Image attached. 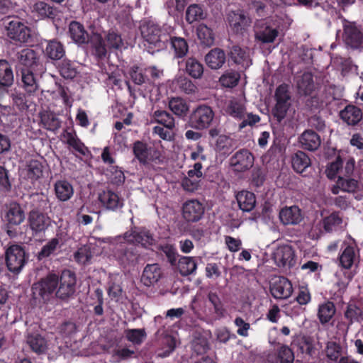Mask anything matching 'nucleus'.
<instances>
[{
    "mask_svg": "<svg viewBox=\"0 0 363 363\" xmlns=\"http://www.w3.org/2000/svg\"><path fill=\"white\" fill-rule=\"evenodd\" d=\"M140 30L143 39L158 49L162 48L165 41H167V34L160 26L152 21H143Z\"/></svg>",
    "mask_w": 363,
    "mask_h": 363,
    "instance_id": "nucleus-1",
    "label": "nucleus"
},
{
    "mask_svg": "<svg viewBox=\"0 0 363 363\" xmlns=\"http://www.w3.org/2000/svg\"><path fill=\"white\" fill-rule=\"evenodd\" d=\"M279 27L272 20H257L254 26L255 38L263 44L273 43L279 33Z\"/></svg>",
    "mask_w": 363,
    "mask_h": 363,
    "instance_id": "nucleus-2",
    "label": "nucleus"
},
{
    "mask_svg": "<svg viewBox=\"0 0 363 363\" xmlns=\"http://www.w3.org/2000/svg\"><path fill=\"white\" fill-rule=\"evenodd\" d=\"M214 118V112L207 105H200L189 115L186 128L201 130L208 128Z\"/></svg>",
    "mask_w": 363,
    "mask_h": 363,
    "instance_id": "nucleus-3",
    "label": "nucleus"
},
{
    "mask_svg": "<svg viewBox=\"0 0 363 363\" xmlns=\"http://www.w3.org/2000/svg\"><path fill=\"white\" fill-rule=\"evenodd\" d=\"M58 282V276L55 274H50L41 279L32 286L33 298L42 299L44 302L48 301L53 293H55Z\"/></svg>",
    "mask_w": 363,
    "mask_h": 363,
    "instance_id": "nucleus-4",
    "label": "nucleus"
},
{
    "mask_svg": "<svg viewBox=\"0 0 363 363\" xmlns=\"http://www.w3.org/2000/svg\"><path fill=\"white\" fill-rule=\"evenodd\" d=\"M116 259L123 267L135 266L141 259L136 247L125 242L116 244L112 250Z\"/></svg>",
    "mask_w": 363,
    "mask_h": 363,
    "instance_id": "nucleus-5",
    "label": "nucleus"
},
{
    "mask_svg": "<svg viewBox=\"0 0 363 363\" xmlns=\"http://www.w3.org/2000/svg\"><path fill=\"white\" fill-rule=\"evenodd\" d=\"M58 285L55 291V297L62 301H67L72 298L76 291V277L74 273L69 270H65L58 277Z\"/></svg>",
    "mask_w": 363,
    "mask_h": 363,
    "instance_id": "nucleus-6",
    "label": "nucleus"
},
{
    "mask_svg": "<svg viewBox=\"0 0 363 363\" xmlns=\"http://www.w3.org/2000/svg\"><path fill=\"white\" fill-rule=\"evenodd\" d=\"M16 71L22 69L38 70L42 64L38 52L30 48H25L16 54Z\"/></svg>",
    "mask_w": 363,
    "mask_h": 363,
    "instance_id": "nucleus-7",
    "label": "nucleus"
},
{
    "mask_svg": "<svg viewBox=\"0 0 363 363\" xmlns=\"http://www.w3.org/2000/svg\"><path fill=\"white\" fill-rule=\"evenodd\" d=\"M276 105L272 109V115L278 122H281L286 115L291 106V96L289 91L288 85L282 84L275 91Z\"/></svg>",
    "mask_w": 363,
    "mask_h": 363,
    "instance_id": "nucleus-8",
    "label": "nucleus"
},
{
    "mask_svg": "<svg viewBox=\"0 0 363 363\" xmlns=\"http://www.w3.org/2000/svg\"><path fill=\"white\" fill-rule=\"evenodd\" d=\"M227 21L232 30L236 35H243L250 27L252 19L242 9L230 11L227 14Z\"/></svg>",
    "mask_w": 363,
    "mask_h": 363,
    "instance_id": "nucleus-9",
    "label": "nucleus"
},
{
    "mask_svg": "<svg viewBox=\"0 0 363 363\" xmlns=\"http://www.w3.org/2000/svg\"><path fill=\"white\" fill-rule=\"evenodd\" d=\"M6 262L9 270L18 274L26 262L24 249L18 245L9 247L6 251Z\"/></svg>",
    "mask_w": 363,
    "mask_h": 363,
    "instance_id": "nucleus-10",
    "label": "nucleus"
},
{
    "mask_svg": "<svg viewBox=\"0 0 363 363\" xmlns=\"http://www.w3.org/2000/svg\"><path fill=\"white\" fill-rule=\"evenodd\" d=\"M254 156L247 149L236 152L230 159V166L234 172H244L249 170L254 164Z\"/></svg>",
    "mask_w": 363,
    "mask_h": 363,
    "instance_id": "nucleus-11",
    "label": "nucleus"
},
{
    "mask_svg": "<svg viewBox=\"0 0 363 363\" xmlns=\"http://www.w3.org/2000/svg\"><path fill=\"white\" fill-rule=\"evenodd\" d=\"M7 36L19 43H28L31 38L30 29L16 18L6 25Z\"/></svg>",
    "mask_w": 363,
    "mask_h": 363,
    "instance_id": "nucleus-12",
    "label": "nucleus"
},
{
    "mask_svg": "<svg viewBox=\"0 0 363 363\" xmlns=\"http://www.w3.org/2000/svg\"><path fill=\"white\" fill-rule=\"evenodd\" d=\"M28 223L32 235L38 236L45 230L51 225V219L46 214L33 209L30 211L28 215Z\"/></svg>",
    "mask_w": 363,
    "mask_h": 363,
    "instance_id": "nucleus-13",
    "label": "nucleus"
},
{
    "mask_svg": "<svg viewBox=\"0 0 363 363\" xmlns=\"http://www.w3.org/2000/svg\"><path fill=\"white\" fill-rule=\"evenodd\" d=\"M273 259L279 267L290 269L296 264L295 252L287 245L278 247L273 253Z\"/></svg>",
    "mask_w": 363,
    "mask_h": 363,
    "instance_id": "nucleus-14",
    "label": "nucleus"
},
{
    "mask_svg": "<svg viewBox=\"0 0 363 363\" xmlns=\"http://www.w3.org/2000/svg\"><path fill=\"white\" fill-rule=\"evenodd\" d=\"M269 289L273 297L277 299H286L291 296L293 291L291 281L284 277L272 279Z\"/></svg>",
    "mask_w": 363,
    "mask_h": 363,
    "instance_id": "nucleus-15",
    "label": "nucleus"
},
{
    "mask_svg": "<svg viewBox=\"0 0 363 363\" xmlns=\"http://www.w3.org/2000/svg\"><path fill=\"white\" fill-rule=\"evenodd\" d=\"M343 38L347 46L352 49L363 47V33L354 23H349L344 26Z\"/></svg>",
    "mask_w": 363,
    "mask_h": 363,
    "instance_id": "nucleus-16",
    "label": "nucleus"
},
{
    "mask_svg": "<svg viewBox=\"0 0 363 363\" xmlns=\"http://www.w3.org/2000/svg\"><path fill=\"white\" fill-rule=\"evenodd\" d=\"M124 239L129 243L140 244L143 247H148L155 242L152 234L146 230L132 228L124 233Z\"/></svg>",
    "mask_w": 363,
    "mask_h": 363,
    "instance_id": "nucleus-17",
    "label": "nucleus"
},
{
    "mask_svg": "<svg viewBox=\"0 0 363 363\" xmlns=\"http://www.w3.org/2000/svg\"><path fill=\"white\" fill-rule=\"evenodd\" d=\"M228 57L239 69H246L252 65V60L246 50L238 45L228 47Z\"/></svg>",
    "mask_w": 363,
    "mask_h": 363,
    "instance_id": "nucleus-18",
    "label": "nucleus"
},
{
    "mask_svg": "<svg viewBox=\"0 0 363 363\" xmlns=\"http://www.w3.org/2000/svg\"><path fill=\"white\" fill-rule=\"evenodd\" d=\"M205 208L197 200L187 201L183 205L182 215L187 222H197L203 216Z\"/></svg>",
    "mask_w": 363,
    "mask_h": 363,
    "instance_id": "nucleus-19",
    "label": "nucleus"
},
{
    "mask_svg": "<svg viewBox=\"0 0 363 363\" xmlns=\"http://www.w3.org/2000/svg\"><path fill=\"white\" fill-rule=\"evenodd\" d=\"M297 92L300 96L307 97L313 94L315 91V84L313 74L306 72L295 78Z\"/></svg>",
    "mask_w": 363,
    "mask_h": 363,
    "instance_id": "nucleus-20",
    "label": "nucleus"
},
{
    "mask_svg": "<svg viewBox=\"0 0 363 363\" xmlns=\"http://www.w3.org/2000/svg\"><path fill=\"white\" fill-rule=\"evenodd\" d=\"M162 276V272L158 264H147L143 272L141 281L146 286H150L158 282Z\"/></svg>",
    "mask_w": 363,
    "mask_h": 363,
    "instance_id": "nucleus-21",
    "label": "nucleus"
},
{
    "mask_svg": "<svg viewBox=\"0 0 363 363\" xmlns=\"http://www.w3.org/2000/svg\"><path fill=\"white\" fill-rule=\"evenodd\" d=\"M340 118L348 125H357L362 118V110L354 105H347L340 112Z\"/></svg>",
    "mask_w": 363,
    "mask_h": 363,
    "instance_id": "nucleus-22",
    "label": "nucleus"
},
{
    "mask_svg": "<svg viewBox=\"0 0 363 363\" xmlns=\"http://www.w3.org/2000/svg\"><path fill=\"white\" fill-rule=\"evenodd\" d=\"M299 143L303 149L315 151L320 147L321 140L320 137L315 131L306 130L301 135Z\"/></svg>",
    "mask_w": 363,
    "mask_h": 363,
    "instance_id": "nucleus-23",
    "label": "nucleus"
},
{
    "mask_svg": "<svg viewBox=\"0 0 363 363\" xmlns=\"http://www.w3.org/2000/svg\"><path fill=\"white\" fill-rule=\"evenodd\" d=\"M69 33L71 38L79 45L88 43L91 36L84 29V26L75 21L69 23Z\"/></svg>",
    "mask_w": 363,
    "mask_h": 363,
    "instance_id": "nucleus-24",
    "label": "nucleus"
},
{
    "mask_svg": "<svg viewBox=\"0 0 363 363\" xmlns=\"http://www.w3.org/2000/svg\"><path fill=\"white\" fill-rule=\"evenodd\" d=\"M226 61V55L223 50L216 48L211 50L205 56L206 65L212 69L222 67Z\"/></svg>",
    "mask_w": 363,
    "mask_h": 363,
    "instance_id": "nucleus-25",
    "label": "nucleus"
},
{
    "mask_svg": "<svg viewBox=\"0 0 363 363\" xmlns=\"http://www.w3.org/2000/svg\"><path fill=\"white\" fill-rule=\"evenodd\" d=\"M279 218L284 225H296L302 220L300 208L296 206L285 208L281 210Z\"/></svg>",
    "mask_w": 363,
    "mask_h": 363,
    "instance_id": "nucleus-26",
    "label": "nucleus"
},
{
    "mask_svg": "<svg viewBox=\"0 0 363 363\" xmlns=\"http://www.w3.org/2000/svg\"><path fill=\"white\" fill-rule=\"evenodd\" d=\"M36 70L22 69L16 71L17 75H20L23 87L28 94H33L38 89V84L34 76Z\"/></svg>",
    "mask_w": 363,
    "mask_h": 363,
    "instance_id": "nucleus-27",
    "label": "nucleus"
},
{
    "mask_svg": "<svg viewBox=\"0 0 363 363\" xmlns=\"http://www.w3.org/2000/svg\"><path fill=\"white\" fill-rule=\"evenodd\" d=\"M101 204L108 210L115 211L121 208L123 205L118 196L112 191H104L99 194L98 197Z\"/></svg>",
    "mask_w": 363,
    "mask_h": 363,
    "instance_id": "nucleus-28",
    "label": "nucleus"
},
{
    "mask_svg": "<svg viewBox=\"0 0 363 363\" xmlns=\"http://www.w3.org/2000/svg\"><path fill=\"white\" fill-rule=\"evenodd\" d=\"M6 218L9 226H16L24 220L25 213L18 203H11L9 205Z\"/></svg>",
    "mask_w": 363,
    "mask_h": 363,
    "instance_id": "nucleus-29",
    "label": "nucleus"
},
{
    "mask_svg": "<svg viewBox=\"0 0 363 363\" xmlns=\"http://www.w3.org/2000/svg\"><path fill=\"white\" fill-rule=\"evenodd\" d=\"M292 167L298 174H303L311 165V161L303 151L298 150L291 157Z\"/></svg>",
    "mask_w": 363,
    "mask_h": 363,
    "instance_id": "nucleus-30",
    "label": "nucleus"
},
{
    "mask_svg": "<svg viewBox=\"0 0 363 363\" xmlns=\"http://www.w3.org/2000/svg\"><path fill=\"white\" fill-rule=\"evenodd\" d=\"M240 208L246 212L251 211L256 204V198L254 193L248 191H242L236 196Z\"/></svg>",
    "mask_w": 363,
    "mask_h": 363,
    "instance_id": "nucleus-31",
    "label": "nucleus"
},
{
    "mask_svg": "<svg viewBox=\"0 0 363 363\" xmlns=\"http://www.w3.org/2000/svg\"><path fill=\"white\" fill-rule=\"evenodd\" d=\"M14 81L12 67L6 60H0V87H10Z\"/></svg>",
    "mask_w": 363,
    "mask_h": 363,
    "instance_id": "nucleus-32",
    "label": "nucleus"
},
{
    "mask_svg": "<svg viewBox=\"0 0 363 363\" xmlns=\"http://www.w3.org/2000/svg\"><path fill=\"white\" fill-rule=\"evenodd\" d=\"M40 118L43 127L48 130L55 132L61 126V121L52 111H41L40 113Z\"/></svg>",
    "mask_w": 363,
    "mask_h": 363,
    "instance_id": "nucleus-33",
    "label": "nucleus"
},
{
    "mask_svg": "<svg viewBox=\"0 0 363 363\" xmlns=\"http://www.w3.org/2000/svg\"><path fill=\"white\" fill-rule=\"evenodd\" d=\"M55 192L61 201H68L74 194L72 185L66 180H58L55 184Z\"/></svg>",
    "mask_w": 363,
    "mask_h": 363,
    "instance_id": "nucleus-34",
    "label": "nucleus"
},
{
    "mask_svg": "<svg viewBox=\"0 0 363 363\" xmlns=\"http://www.w3.org/2000/svg\"><path fill=\"white\" fill-rule=\"evenodd\" d=\"M207 13L203 6L197 4H190L186 11V21L191 24L195 21L203 20L206 18Z\"/></svg>",
    "mask_w": 363,
    "mask_h": 363,
    "instance_id": "nucleus-35",
    "label": "nucleus"
},
{
    "mask_svg": "<svg viewBox=\"0 0 363 363\" xmlns=\"http://www.w3.org/2000/svg\"><path fill=\"white\" fill-rule=\"evenodd\" d=\"M26 342L31 350L38 354L45 353L48 348L46 340L38 333L28 335Z\"/></svg>",
    "mask_w": 363,
    "mask_h": 363,
    "instance_id": "nucleus-36",
    "label": "nucleus"
},
{
    "mask_svg": "<svg viewBox=\"0 0 363 363\" xmlns=\"http://www.w3.org/2000/svg\"><path fill=\"white\" fill-rule=\"evenodd\" d=\"M89 43L94 48V54L98 59H104L107 55L106 45L101 34L93 33Z\"/></svg>",
    "mask_w": 363,
    "mask_h": 363,
    "instance_id": "nucleus-37",
    "label": "nucleus"
},
{
    "mask_svg": "<svg viewBox=\"0 0 363 363\" xmlns=\"http://www.w3.org/2000/svg\"><path fill=\"white\" fill-rule=\"evenodd\" d=\"M196 267L197 263L192 257H182L177 262V269L182 277L194 274Z\"/></svg>",
    "mask_w": 363,
    "mask_h": 363,
    "instance_id": "nucleus-38",
    "label": "nucleus"
},
{
    "mask_svg": "<svg viewBox=\"0 0 363 363\" xmlns=\"http://www.w3.org/2000/svg\"><path fill=\"white\" fill-rule=\"evenodd\" d=\"M196 31L201 45L208 48L214 44V33L212 29L208 28L206 25L203 23L200 24L198 26Z\"/></svg>",
    "mask_w": 363,
    "mask_h": 363,
    "instance_id": "nucleus-39",
    "label": "nucleus"
},
{
    "mask_svg": "<svg viewBox=\"0 0 363 363\" xmlns=\"http://www.w3.org/2000/svg\"><path fill=\"white\" fill-rule=\"evenodd\" d=\"M45 52L48 57L53 60H61L65 55L63 45L57 40H51L48 43Z\"/></svg>",
    "mask_w": 363,
    "mask_h": 363,
    "instance_id": "nucleus-40",
    "label": "nucleus"
},
{
    "mask_svg": "<svg viewBox=\"0 0 363 363\" xmlns=\"http://www.w3.org/2000/svg\"><path fill=\"white\" fill-rule=\"evenodd\" d=\"M133 152L140 164H148V149L146 143L137 140L133 143Z\"/></svg>",
    "mask_w": 363,
    "mask_h": 363,
    "instance_id": "nucleus-41",
    "label": "nucleus"
},
{
    "mask_svg": "<svg viewBox=\"0 0 363 363\" xmlns=\"http://www.w3.org/2000/svg\"><path fill=\"white\" fill-rule=\"evenodd\" d=\"M185 69L186 73L194 79H200L203 73V65L194 57L186 60Z\"/></svg>",
    "mask_w": 363,
    "mask_h": 363,
    "instance_id": "nucleus-42",
    "label": "nucleus"
},
{
    "mask_svg": "<svg viewBox=\"0 0 363 363\" xmlns=\"http://www.w3.org/2000/svg\"><path fill=\"white\" fill-rule=\"evenodd\" d=\"M216 148L220 154L229 155L234 150L233 140L227 135H220L216 140Z\"/></svg>",
    "mask_w": 363,
    "mask_h": 363,
    "instance_id": "nucleus-43",
    "label": "nucleus"
},
{
    "mask_svg": "<svg viewBox=\"0 0 363 363\" xmlns=\"http://www.w3.org/2000/svg\"><path fill=\"white\" fill-rule=\"evenodd\" d=\"M58 69L60 74L65 79H72L77 74L74 63L67 59H64L59 63Z\"/></svg>",
    "mask_w": 363,
    "mask_h": 363,
    "instance_id": "nucleus-44",
    "label": "nucleus"
},
{
    "mask_svg": "<svg viewBox=\"0 0 363 363\" xmlns=\"http://www.w3.org/2000/svg\"><path fill=\"white\" fill-rule=\"evenodd\" d=\"M335 313V307L333 303L328 301L319 306L318 318L322 324L327 323L333 317Z\"/></svg>",
    "mask_w": 363,
    "mask_h": 363,
    "instance_id": "nucleus-45",
    "label": "nucleus"
},
{
    "mask_svg": "<svg viewBox=\"0 0 363 363\" xmlns=\"http://www.w3.org/2000/svg\"><path fill=\"white\" fill-rule=\"evenodd\" d=\"M169 107L171 111L179 116H184L189 111V106L186 102L181 98H173L169 102Z\"/></svg>",
    "mask_w": 363,
    "mask_h": 363,
    "instance_id": "nucleus-46",
    "label": "nucleus"
},
{
    "mask_svg": "<svg viewBox=\"0 0 363 363\" xmlns=\"http://www.w3.org/2000/svg\"><path fill=\"white\" fill-rule=\"evenodd\" d=\"M240 79V74L238 72L228 70L220 77L219 82L225 87L233 88L238 84Z\"/></svg>",
    "mask_w": 363,
    "mask_h": 363,
    "instance_id": "nucleus-47",
    "label": "nucleus"
},
{
    "mask_svg": "<svg viewBox=\"0 0 363 363\" xmlns=\"http://www.w3.org/2000/svg\"><path fill=\"white\" fill-rule=\"evenodd\" d=\"M153 116L156 122L163 125L168 129L171 130L175 125L173 116L166 111L157 110L154 112Z\"/></svg>",
    "mask_w": 363,
    "mask_h": 363,
    "instance_id": "nucleus-48",
    "label": "nucleus"
},
{
    "mask_svg": "<svg viewBox=\"0 0 363 363\" xmlns=\"http://www.w3.org/2000/svg\"><path fill=\"white\" fill-rule=\"evenodd\" d=\"M34 10L42 17L54 19L57 10L43 1H38L33 6Z\"/></svg>",
    "mask_w": 363,
    "mask_h": 363,
    "instance_id": "nucleus-49",
    "label": "nucleus"
},
{
    "mask_svg": "<svg viewBox=\"0 0 363 363\" xmlns=\"http://www.w3.org/2000/svg\"><path fill=\"white\" fill-rule=\"evenodd\" d=\"M345 316L350 320V324L354 321L359 322L363 320V311L354 303H350L345 313Z\"/></svg>",
    "mask_w": 363,
    "mask_h": 363,
    "instance_id": "nucleus-50",
    "label": "nucleus"
},
{
    "mask_svg": "<svg viewBox=\"0 0 363 363\" xmlns=\"http://www.w3.org/2000/svg\"><path fill=\"white\" fill-rule=\"evenodd\" d=\"M126 339L135 345H140L147 334L144 328L141 329H127L125 330Z\"/></svg>",
    "mask_w": 363,
    "mask_h": 363,
    "instance_id": "nucleus-51",
    "label": "nucleus"
},
{
    "mask_svg": "<svg viewBox=\"0 0 363 363\" xmlns=\"http://www.w3.org/2000/svg\"><path fill=\"white\" fill-rule=\"evenodd\" d=\"M105 38L109 49L119 50L123 46V41L121 35L113 30H109L107 32Z\"/></svg>",
    "mask_w": 363,
    "mask_h": 363,
    "instance_id": "nucleus-52",
    "label": "nucleus"
},
{
    "mask_svg": "<svg viewBox=\"0 0 363 363\" xmlns=\"http://www.w3.org/2000/svg\"><path fill=\"white\" fill-rule=\"evenodd\" d=\"M43 168L40 161L31 160L27 165L28 177L33 180L39 179L43 175Z\"/></svg>",
    "mask_w": 363,
    "mask_h": 363,
    "instance_id": "nucleus-53",
    "label": "nucleus"
},
{
    "mask_svg": "<svg viewBox=\"0 0 363 363\" xmlns=\"http://www.w3.org/2000/svg\"><path fill=\"white\" fill-rule=\"evenodd\" d=\"M60 241L58 238L51 239L45 245H44L41 250L38 253L37 257L38 260H42L44 258L48 257L52 255L59 245Z\"/></svg>",
    "mask_w": 363,
    "mask_h": 363,
    "instance_id": "nucleus-54",
    "label": "nucleus"
},
{
    "mask_svg": "<svg viewBox=\"0 0 363 363\" xmlns=\"http://www.w3.org/2000/svg\"><path fill=\"white\" fill-rule=\"evenodd\" d=\"M248 6L250 9L255 11L257 16L260 18L266 17L269 13V9L268 6L262 1L252 0Z\"/></svg>",
    "mask_w": 363,
    "mask_h": 363,
    "instance_id": "nucleus-55",
    "label": "nucleus"
},
{
    "mask_svg": "<svg viewBox=\"0 0 363 363\" xmlns=\"http://www.w3.org/2000/svg\"><path fill=\"white\" fill-rule=\"evenodd\" d=\"M65 138L66 139V143L73 147L76 151L79 152L83 155H86V147L80 141L79 138L76 137V135L72 133H67L65 135Z\"/></svg>",
    "mask_w": 363,
    "mask_h": 363,
    "instance_id": "nucleus-56",
    "label": "nucleus"
},
{
    "mask_svg": "<svg viewBox=\"0 0 363 363\" xmlns=\"http://www.w3.org/2000/svg\"><path fill=\"white\" fill-rule=\"evenodd\" d=\"M245 110L244 105L236 101H230L226 108L227 113L240 119L244 118Z\"/></svg>",
    "mask_w": 363,
    "mask_h": 363,
    "instance_id": "nucleus-57",
    "label": "nucleus"
},
{
    "mask_svg": "<svg viewBox=\"0 0 363 363\" xmlns=\"http://www.w3.org/2000/svg\"><path fill=\"white\" fill-rule=\"evenodd\" d=\"M156 337L158 340H160L163 345L169 348V352H172L175 349L177 346L175 337L166 333L164 330H158L156 333Z\"/></svg>",
    "mask_w": 363,
    "mask_h": 363,
    "instance_id": "nucleus-58",
    "label": "nucleus"
},
{
    "mask_svg": "<svg viewBox=\"0 0 363 363\" xmlns=\"http://www.w3.org/2000/svg\"><path fill=\"white\" fill-rule=\"evenodd\" d=\"M354 250L351 246H347L340 257L341 265L345 269H350L354 262Z\"/></svg>",
    "mask_w": 363,
    "mask_h": 363,
    "instance_id": "nucleus-59",
    "label": "nucleus"
},
{
    "mask_svg": "<svg viewBox=\"0 0 363 363\" xmlns=\"http://www.w3.org/2000/svg\"><path fill=\"white\" fill-rule=\"evenodd\" d=\"M172 44L177 57H182L187 53L189 47L184 38L174 37L172 38Z\"/></svg>",
    "mask_w": 363,
    "mask_h": 363,
    "instance_id": "nucleus-60",
    "label": "nucleus"
},
{
    "mask_svg": "<svg viewBox=\"0 0 363 363\" xmlns=\"http://www.w3.org/2000/svg\"><path fill=\"white\" fill-rule=\"evenodd\" d=\"M278 358L280 363H293L294 360V354L291 349L286 346L282 345L279 347L277 352Z\"/></svg>",
    "mask_w": 363,
    "mask_h": 363,
    "instance_id": "nucleus-61",
    "label": "nucleus"
},
{
    "mask_svg": "<svg viewBox=\"0 0 363 363\" xmlns=\"http://www.w3.org/2000/svg\"><path fill=\"white\" fill-rule=\"evenodd\" d=\"M337 182L342 189L347 192L355 191L358 186V182L356 179L350 177L343 178L340 177Z\"/></svg>",
    "mask_w": 363,
    "mask_h": 363,
    "instance_id": "nucleus-62",
    "label": "nucleus"
},
{
    "mask_svg": "<svg viewBox=\"0 0 363 363\" xmlns=\"http://www.w3.org/2000/svg\"><path fill=\"white\" fill-rule=\"evenodd\" d=\"M0 189L4 192H9L11 189V184L9 179V172L3 166H0Z\"/></svg>",
    "mask_w": 363,
    "mask_h": 363,
    "instance_id": "nucleus-63",
    "label": "nucleus"
},
{
    "mask_svg": "<svg viewBox=\"0 0 363 363\" xmlns=\"http://www.w3.org/2000/svg\"><path fill=\"white\" fill-rule=\"evenodd\" d=\"M341 223L342 218L337 213H331L329 216L325 217L323 220V228L327 232L331 231L333 225H339Z\"/></svg>",
    "mask_w": 363,
    "mask_h": 363,
    "instance_id": "nucleus-64",
    "label": "nucleus"
}]
</instances>
